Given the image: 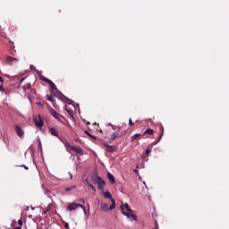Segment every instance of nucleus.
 Segmentation results:
<instances>
[{"mask_svg": "<svg viewBox=\"0 0 229 229\" xmlns=\"http://www.w3.org/2000/svg\"><path fill=\"white\" fill-rule=\"evenodd\" d=\"M120 210L122 214L126 217H128L129 219L130 217H132L134 221H137V215L133 214V210H131L128 203H125L124 205H121Z\"/></svg>", "mask_w": 229, "mask_h": 229, "instance_id": "obj_1", "label": "nucleus"}, {"mask_svg": "<svg viewBox=\"0 0 229 229\" xmlns=\"http://www.w3.org/2000/svg\"><path fill=\"white\" fill-rule=\"evenodd\" d=\"M111 206L108 207V204L106 203H101L100 204V210L102 212H108V210H114L115 208V200L114 199H111Z\"/></svg>", "mask_w": 229, "mask_h": 229, "instance_id": "obj_2", "label": "nucleus"}, {"mask_svg": "<svg viewBox=\"0 0 229 229\" xmlns=\"http://www.w3.org/2000/svg\"><path fill=\"white\" fill-rule=\"evenodd\" d=\"M49 112L54 119H56V121H59V123H64V121L62 120L64 119V116L58 114V112H56L55 109H50Z\"/></svg>", "mask_w": 229, "mask_h": 229, "instance_id": "obj_3", "label": "nucleus"}, {"mask_svg": "<svg viewBox=\"0 0 229 229\" xmlns=\"http://www.w3.org/2000/svg\"><path fill=\"white\" fill-rule=\"evenodd\" d=\"M33 122L38 128H42V126H44V120H42L40 114H38V117H34Z\"/></svg>", "mask_w": 229, "mask_h": 229, "instance_id": "obj_4", "label": "nucleus"}, {"mask_svg": "<svg viewBox=\"0 0 229 229\" xmlns=\"http://www.w3.org/2000/svg\"><path fill=\"white\" fill-rule=\"evenodd\" d=\"M77 208H83V205L78 203H70L67 206V210L72 212V210H76Z\"/></svg>", "mask_w": 229, "mask_h": 229, "instance_id": "obj_5", "label": "nucleus"}, {"mask_svg": "<svg viewBox=\"0 0 229 229\" xmlns=\"http://www.w3.org/2000/svg\"><path fill=\"white\" fill-rule=\"evenodd\" d=\"M41 80H42V81H45L46 83H48V85L50 86L51 90H57L56 85H55V83L51 80H49L46 77H42Z\"/></svg>", "mask_w": 229, "mask_h": 229, "instance_id": "obj_6", "label": "nucleus"}, {"mask_svg": "<svg viewBox=\"0 0 229 229\" xmlns=\"http://www.w3.org/2000/svg\"><path fill=\"white\" fill-rule=\"evenodd\" d=\"M120 131H121V127L118 126V131H114L111 134V136L109 137V142H114V140H115V139H117L120 136Z\"/></svg>", "mask_w": 229, "mask_h": 229, "instance_id": "obj_7", "label": "nucleus"}, {"mask_svg": "<svg viewBox=\"0 0 229 229\" xmlns=\"http://www.w3.org/2000/svg\"><path fill=\"white\" fill-rule=\"evenodd\" d=\"M5 62L7 64H15V63L19 62V59H17L15 57H12L10 55H5Z\"/></svg>", "mask_w": 229, "mask_h": 229, "instance_id": "obj_8", "label": "nucleus"}, {"mask_svg": "<svg viewBox=\"0 0 229 229\" xmlns=\"http://www.w3.org/2000/svg\"><path fill=\"white\" fill-rule=\"evenodd\" d=\"M70 149H72V151H74V153H77V155H83V149L80 147L72 146L70 147Z\"/></svg>", "mask_w": 229, "mask_h": 229, "instance_id": "obj_9", "label": "nucleus"}, {"mask_svg": "<svg viewBox=\"0 0 229 229\" xmlns=\"http://www.w3.org/2000/svg\"><path fill=\"white\" fill-rule=\"evenodd\" d=\"M15 131H16L18 137H24V131H22V129L21 128V126L16 125V126H15Z\"/></svg>", "mask_w": 229, "mask_h": 229, "instance_id": "obj_10", "label": "nucleus"}, {"mask_svg": "<svg viewBox=\"0 0 229 229\" xmlns=\"http://www.w3.org/2000/svg\"><path fill=\"white\" fill-rule=\"evenodd\" d=\"M105 148H106V151H107V153H114V151H115V146H112V145H108V144H104Z\"/></svg>", "mask_w": 229, "mask_h": 229, "instance_id": "obj_11", "label": "nucleus"}, {"mask_svg": "<svg viewBox=\"0 0 229 229\" xmlns=\"http://www.w3.org/2000/svg\"><path fill=\"white\" fill-rule=\"evenodd\" d=\"M97 183H98V190L99 191H101V189H103V187H105V185H106V183H105V182L103 181V179H101V177H98V182H97Z\"/></svg>", "mask_w": 229, "mask_h": 229, "instance_id": "obj_12", "label": "nucleus"}, {"mask_svg": "<svg viewBox=\"0 0 229 229\" xmlns=\"http://www.w3.org/2000/svg\"><path fill=\"white\" fill-rule=\"evenodd\" d=\"M159 131H161V134L159 135L158 140L156 142H154L153 144H158V142H160V140H162V137H164V125L160 126Z\"/></svg>", "mask_w": 229, "mask_h": 229, "instance_id": "obj_13", "label": "nucleus"}, {"mask_svg": "<svg viewBox=\"0 0 229 229\" xmlns=\"http://www.w3.org/2000/svg\"><path fill=\"white\" fill-rule=\"evenodd\" d=\"M0 92L5 94V96H10V89H4V87H0Z\"/></svg>", "mask_w": 229, "mask_h": 229, "instance_id": "obj_14", "label": "nucleus"}, {"mask_svg": "<svg viewBox=\"0 0 229 229\" xmlns=\"http://www.w3.org/2000/svg\"><path fill=\"white\" fill-rule=\"evenodd\" d=\"M49 133H51L54 137H58V131H56V129L54 127L49 129Z\"/></svg>", "mask_w": 229, "mask_h": 229, "instance_id": "obj_15", "label": "nucleus"}, {"mask_svg": "<svg viewBox=\"0 0 229 229\" xmlns=\"http://www.w3.org/2000/svg\"><path fill=\"white\" fill-rule=\"evenodd\" d=\"M107 178H108V180L110 181V182L112 184L115 183V177H114V174L108 173L107 174Z\"/></svg>", "mask_w": 229, "mask_h": 229, "instance_id": "obj_16", "label": "nucleus"}, {"mask_svg": "<svg viewBox=\"0 0 229 229\" xmlns=\"http://www.w3.org/2000/svg\"><path fill=\"white\" fill-rule=\"evenodd\" d=\"M23 90L26 93L30 92L31 90V84L30 83H27L25 86H23Z\"/></svg>", "mask_w": 229, "mask_h": 229, "instance_id": "obj_17", "label": "nucleus"}, {"mask_svg": "<svg viewBox=\"0 0 229 229\" xmlns=\"http://www.w3.org/2000/svg\"><path fill=\"white\" fill-rule=\"evenodd\" d=\"M155 134V131L153 129H147L145 131H144V135H154Z\"/></svg>", "mask_w": 229, "mask_h": 229, "instance_id": "obj_18", "label": "nucleus"}, {"mask_svg": "<svg viewBox=\"0 0 229 229\" xmlns=\"http://www.w3.org/2000/svg\"><path fill=\"white\" fill-rule=\"evenodd\" d=\"M103 196L106 199H111L112 200V194H110L109 191H104Z\"/></svg>", "mask_w": 229, "mask_h": 229, "instance_id": "obj_19", "label": "nucleus"}, {"mask_svg": "<svg viewBox=\"0 0 229 229\" xmlns=\"http://www.w3.org/2000/svg\"><path fill=\"white\" fill-rule=\"evenodd\" d=\"M139 137H140V133H136L134 135L131 136V141L133 142L134 140H137V139H139Z\"/></svg>", "mask_w": 229, "mask_h": 229, "instance_id": "obj_20", "label": "nucleus"}, {"mask_svg": "<svg viewBox=\"0 0 229 229\" xmlns=\"http://www.w3.org/2000/svg\"><path fill=\"white\" fill-rule=\"evenodd\" d=\"M151 149H153V147L152 146H148L147 148H146V155L147 157L149 155V153H151Z\"/></svg>", "mask_w": 229, "mask_h": 229, "instance_id": "obj_21", "label": "nucleus"}, {"mask_svg": "<svg viewBox=\"0 0 229 229\" xmlns=\"http://www.w3.org/2000/svg\"><path fill=\"white\" fill-rule=\"evenodd\" d=\"M66 112L70 115V117H74V112L72 110L66 108Z\"/></svg>", "mask_w": 229, "mask_h": 229, "instance_id": "obj_22", "label": "nucleus"}, {"mask_svg": "<svg viewBox=\"0 0 229 229\" xmlns=\"http://www.w3.org/2000/svg\"><path fill=\"white\" fill-rule=\"evenodd\" d=\"M72 189H76V186H71V187L65 188V191L70 192V191H72Z\"/></svg>", "mask_w": 229, "mask_h": 229, "instance_id": "obj_23", "label": "nucleus"}, {"mask_svg": "<svg viewBox=\"0 0 229 229\" xmlns=\"http://www.w3.org/2000/svg\"><path fill=\"white\" fill-rule=\"evenodd\" d=\"M88 186L93 191V192H96V187H94V185L88 183Z\"/></svg>", "mask_w": 229, "mask_h": 229, "instance_id": "obj_24", "label": "nucleus"}, {"mask_svg": "<svg viewBox=\"0 0 229 229\" xmlns=\"http://www.w3.org/2000/svg\"><path fill=\"white\" fill-rule=\"evenodd\" d=\"M84 133H85L86 135H89V137H91L92 139H96V137L90 135V133L89 132V131H84Z\"/></svg>", "mask_w": 229, "mask_h": 229, "instance_id": "obj_25", "label": "nucleus"}, {"mask_svg": "<svg viewBox=\"0 0 229 229\" xmlns=\"http://www.w3.org/2000/svg\"><path fill=\"white\" fill-rule=\"evenodd\" d=\"M47 98L48 101H51V103H53L54 99L53 97H51V95H47Z\"/></svg>", "mask_w": 229, "mask_h": 229, "instance_id": "obj_26", "label": "nucleus"}, {"mask_svg": "<svg viewBox=\"0 0 229 229\" xmlns=\"http://www.w3.org/2000/svg\"><path fill=\"white\" fill-rule=\"evenodd\" d=\"M110 126H112V130H117V131H119V127H116L115 125L112 124H110Z\"/></svg>", "mask_w": 229, "mask_h": 229, "instance_id": "obj_27", "label": "nucleus"}, {"mask_svg": "<svg viewBox=\"0 0 229 229\" xmlns=\"http://www.w3.org/2000/svg\"><path fill=\"white\" fill-rule=\"evenodd\" d=\"M4 81L3 77L0 76V87H3Z\"/></svg>", "mask_w": 229, "mask_h": 229, "instance_id": "obj_28", "label": "nucleus"}, {"mask_svg": "<svg viewBox=\"0 0 229 229\" xmlns=\"http://www.w3.org/2000/svg\"><path fill=\"white\" fill-rule=\"evenodd\" d=\"M133 121L131 120V119H129V126H133Z\"/></svg>", "mask_w": 229, "mask_h": 229, "instance_id": "obj_29", "label": "nucleus"}, {"mask_svg": "<svg viewBox=\"0 0 229 229\" xmlns=\"http://www.w3.org/2000/svg\"><path fill=\"white\" fill-rule=\"evenodd\" d=\"M18 225H19V226H21V228H22V220H18Z\"/></svg>", "mask_w": 229, "mask_h": 229, "instance_id": "obj_30", "label": "nucleus"}, {"mask_svg": "<svg viewBox=\"0 0 229 229\" xmlns=\"http://www.w3.org/2000/svg\"><path fill=\"white\" fill-rule=\"evenodd\" d=\"M154 229H158V222L157 220H156V225H155Z\"/></svg>", "mask_w": 229, "mask_h": 229, "instance_id": "obj_31", "label": "nucleus"}, {"mask_svg": "<svg viewBox=\"0 0 229 229\" xmlns=\"http://www.w3.org/2000/svg\"><path fill=\"white\" fill-rule=\"evenodd\" d=\"M64 228L69 229V223H64Z\"/></svg>", "mask_w": 229, "mask_h": 229, "instance_id": "obj_32", "label": "nucleus"}, {"mask_svg": "<svg viewBox=\"0 0 229 229\" xmlns=\"http://www.w3.org/2000/svg\"><path fill=\"white\" fill-rule=\"evenodd\" d=\"M82 208L84 214H87V209H85V206H83V208Z\"/></svg>", "mask_w": 229, "mask_h": 229, "instance_id": "obj_33", "label": "nucleus"}, {"mask_svg": "<svg viewBox=\"0 0 229 229\" xmlns=\"http://www.w3.org/2000/svg\"><path fill=\"white\" fill-rule=\"evenodd\" d=\"M133 171H134V173H135L136 174H139V170H138V169H134Z\"/></svg>", "mask_w": 229, "mask_h": 229, "instance_id": "obj_34", "label": "nucleus"}, {"mask_svg": "<svg viewBox=\"0 0 229 229\" xmlns=\"http://www.w3.org/2000/svg\"><path fill=\"white\" fill-rule=\"evenodd\" d=\"M24 80H26V78H22V79L20 81V83H22V81H24Z\"/></svg>", "mask_w": 229, "mask_h": 229, "instance_id": "obj_35", "label": "nucleus"}, {"mask_svg": "<svg viewBox=\"0 0 229 229\" xmlns=\"http://www.w3.org/2000/svg\"><path fill=\"white\" fill-rule=\"evenodd\" d=\"M70 174V179L72 180V174L69 173Z\"/></svg>", "mask_w": 229, "mask_h": 229, "instance_id": "obj_36", "label": "nucleus"}, {"mask_svg": "<svg viewBox=\"0 0 229 229\" xmlns=\"http://www.w3.org/2000/svg\"><path fill=\"white\" fill-rule=\"evenodd\" d=\"M22 167H24V169H27V170H28V166H26V165H22Z\"/></svg>", "mask_w": 229, "mask_h": 229, "instance_id": "obj_37", "label": "nucleus"}]
</instances>
